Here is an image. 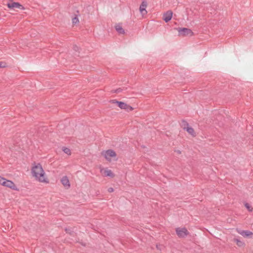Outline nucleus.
<instances>
[{"instance_id": "f257e3e1", "label": "nucleus", "mask_w": 253, "mask_h": 253, "mask_svg": "<svg viewBox=\"0 0 253 253\" xmlns=\"http://www.w3.org/2000/svg\"><path fill=\"white\" fill-rule=\"evenodd\" d=\"M31 172L36 180L41 182L48 183L47 179L45 177V172L40 163H34L33 164Z\"/></svg>"}, {"instance_id": "f03ea898", "label": "nucleus", "mask_w": 253, "mask_h": 253, "mask_svg": "<svg viewBox=\"0 0 253 253\" xmlns=\"http://www.w3.org/2000/svg\"><path fill=\"white\" fill-rule=\"evenodd\" d=\"M110 102L113 103L117 104L118 106L122 109H125L128 111H131L133 110V108L131 106L127 105L125 102L119 101L116 100H112L110 101Z\"/></svg>"}, {"instance_id": "7ed1b4c3", "label": "nucleus", "mask_w": 253, "mask_h": 253, "mask_svg": "<svg viewBox=\"0 0 253 253\" xmlns=\"http://www.w3.org/2000/svg\"><path fill=\"white\" fill-rule=\"evenodd\" d=\"M175 232L178 237L181 238H185L189 234L188 231L185 227L176 228L175 229Z\"/></svg>"}, {"instance_id": "20e7f679", "label": "nucleus", "mask_w": 253, "mask_h": 253, "mask_svg": "<svg viewBox=\"0 0 253 253\" xmlns=\"http://www.w3.org/2000/svg\"><path fill=\"white\" fill-rule=\"evenodd\" d=\"M7 6L10 9L18 8L21 10H24L25 9V8L20 3L17 2H14L12 0L9 1L7 4Z\"/></svg>"}, {"instance_id": "39448f33", "label": "nucleus", "mask_w": 253, "mask_h": 253, "mask_svg": "<svg viewBox=\"0 0 253 253\" xmlns=\"http://www.w3.org/2000/svg\"><path fill=\"white\" fill-rule=\"evenodd\" d=\"M102 155L108 161L111 160V158L116 156L115 152L111 149L104 151L102 152Z\"/></svg>"}, {"instance_id": "423d86ee", "label": "nucleus", "mask_w": 253, "mask_h": 253, "mask_svg": "<svg viewBox=\"0 0 253 253\" xmlns=\"http://www.w3.org/2000/svg\"><path fill=\"white\" fill-rule=\"evenodd\" d=\"M178 32V35L180 36H187L190 34V29L186 28H178L176 29Z\"/></svg>"}, {"instance_id": "0eeeda50", "label": "nucleus", "mask_w": 253, "mask_h": 253, "mask_svg": "<svg viewBox=\"0 0 253 253\" xmlns=\"http://www.w3.org/2000/svg\"><path fill=\"white\" fill-rule=\"evenodd\" d=\"M3 186L10 188L12 190H17V187L11 180L5 179Z\"/></svg>"}, {"instance_id": "6e6552de", "label": "nucleus", "mask_w": 253, "mask_h": 253, "mask_svg": "<svg viewBox=\"0 0 253 253\" xmlns=\"http://www.w3.org/2000/svg\"><path fill=\"white\" fill-rule=\"evenodd\" d=\"M172 16V12L170 10H169L164 14L163 18L165 22L167 23L171 20Z\"/></svg>"}, {"instance_id": "1a4fd4ad", "label": "nucleus", "mask_w": 253, "mask_h": 253, "mask_svg": "<svg viewBox=\"0 0 253 253\" xmlns=\"http://www.w3.org/2000/svg\"><path fill=\"white\" fill-rule=\"evenodd\" d=\"M100 172L104 176H109L111 177H113L114 176V173L110 169H100Z\"/></svg>"}, {"instance_id": "9d476101", "label": "nucleus", "mask_w": 253, "mask_h": 253, "mask_svg": "<svg viewBox=\"0 0 253 253\" xmlns=\"http://www.w3.org/2000/svg\"><path fill=\"white\" fill-rule=\"evenodd\" d=\"M147 6V3L146 1L144 0L142 2L140 5L139 10L141 13L143 15L147 13L146 8Z\"/></svg>"}, {"instance_id": "9b49d317", "label": "nucleus", "mask_w": 253, "mask_h": 253, "mask_svg": "<svg viewBox=\"0 0 253 253\" xmlns=\"http://www.w3.org/2000/svg\"><path fill=\"white\" fill-rule=\"evenodd\" d=\"M61 182L64 186L67 187L68 188L70 187V184L69 179L66 176H64L61 178Z\"/></svg>"}, {"instance_id": "f8f14e48", "label": "nucleus", "mask_w": 253, "mask_h": 253, "mask_svg": "<svg viewBox=\"0 0 253 253\" xmlns=\"http://www.w3.org/2000/svg\"><path fill=\"white\" fill-rule=\"evenodd\" d=\"M180 126L183 129L186 130L188 132L190 133V126L189 124L186 121L182 120L180 123Z\"/></svg>"}, {"instance_id": "ddd939ff", "label": "nucleus", "mask_w": 253, "mask_h": 253, "mask_svg": "<svg viewBox=\"0 0 253 253\" xmlns=\"http://www.w3.org/2000/svg\"><path fill=\"white\" fill-rule=\"evenodd\" d=\"M115 29L117 32L120 34H124L125 33V30L122 28L121 24H118L115 26Z\"/></svg>"}, {"instance_id": "4468645a", "label": "nucleus", "mask_w": 253, "mask_h": 253, "mask_svg": "<svg viewBox=\"0 0 253 253\" xmlns=\"http://www.w3.org/2000/svg\"><path fill=\"white\" fill-rule=\"evenodd\" d=\"M239 233L244 237H248L253 235V233L248 230H243L240 232Z\"/></svg>"}, {"instance_id": "2eb2a0df", "label": "nucleus", "mask_w": 253, "mask_h": 253, "mask_svg": "<svg viewBox=\"0 0 253 253\" xmlns=\"http://www.w3.org/2000/svg\"><path fill=\"white\" fill-rule=\"evenodd\" d=\"M244 205L249 211L252 212L253 211V207L248 203H245Z\"/></svg>"}, {"instance_id": "dca6fc26", "label": "nucleus", "mask_w": 253, "mask_h": 253, "mask_svg": "<svg viewBox=\"0 0 253 253\" xmlns=\"http://www.w3.org/2000/svg\"><path fill=\"white\" fill-rule=\"evenodd\" d=\"M63 151L68 154V155H71V151H70V149L68 148H67V147H63Z\"/></svg>"}, {"instance_id": "f3484780", "label": "nucleus", "mask_w": 253, "mask_h": 253, "mask_svg": "<svg viewBox=\"0 0 253 253\" xmlns=\"http://www.w3.org/2000/svg\"><path fill=\"white\" fill-rule=\"evenodd\" d=\"M72 22L73 24H77L79 22L78 18L77 17H75L72 19Z\"/></svg>"}, {"instance_id": "a211bd4d", "label": "nucleus", "mask_w": 253, "mask_h": 253, "mask_svg": "<svg viewBox=\"0 0 253 253\" xmlns=\"http://www.w3.org/2000/svg\"><path fill=\"white\" fill-rule=\"evenodd\" d=\"M123 90L124 89L122 88H118L117 89L114 90L113 92L118 93L122 92L123 91Z\"/></svg>"}, {"instance_id": "6ab92c4d", "label": "nucleus", "mask_w": 253, "mask_h": 253, "mask_svg": "<svg viewBox=\"0 0 253 253\" xmlns=\"http://www.w3.org/2000/svg\"><path fill=\"white\" fill-rule=\"evenodd\" d=\"M5 179H5L0 176V184L3 186Z\"/></svg>"}, {"instance_id": "aec40b11", "label": "nucleus", "mask_w": 253, "mask_h": 253, "mask_svg": "<svg viewBox=\"0 0 253 253\" xmlns=\"http://www.w3.org/2000/svg\"><path fill=\"white\" fill-rule=\"evenodd\" d=\"M235 241L237 242V244L238 246H241L242 245H243V243L241 241H239V240L238 239H235Z\"/></svg>"}, {"instance_id": "412c9836", "label": "nucleus", "mask_w": 253, "mask_h": 253, "mask_svg": "<svg viewBox=\"0 0 253 253\" xmlns=\"http://www.w3.org/2000/svg\"><path fill=\"white\" fill-rule=\"evenodd\" d=\"M191 135H192L193 136H196L194 130L193 128H192L191 127Z\"/></svg>"}, {"instance_id": "4be33fe9", "label": "nucleus", "mask_w": 253, "mask_h": 253, "mask_svg": "<svg viewBox=\"0 0 253 253\" xmlns=\"http://www.w3.org/2000/svg\"><path fill=\"white\" fill-rule=\"evenodd\" d=\"M108 191L110 193L113 192L114 191V189L112 187L109 188Z\"/></svg>"}, {"instance_id": "5701e85b", "label": "nucleus", "mask_w": 253, "mask_h": 253, "mask_svg": "<svg viewBox=\"0 0 253 253\" xmlns=\"http://www.w3.org/2000/svg\"><path fill=\"white\" fill-rule=\"evenodd\" d=\"M74 48L75 50H77L79 48L77 46L75 45V46H74Z\"/></svg>"}, {"instance_id": "b1692460", "label": "nucleus", "mask_w": 253, "mask_h": 253, "mask_svg": "<svg viewBox=\"0 0 253 253\" xmlns=\"http://www.w3.org/2000/svg\"><path fill=\"white\" fill-rule=\"evenodd\" d=\"M156 248H157V249H158V250H161L160 247H159L158 245H157V246H156Z\"/></svg>"}, {"instance_id": "393cba45", "label": "nucleus", "mask_w": 253, "mask_h": 253, "mask_svg": "<svg viewBox=\"0 0 253 253\" xmlns=\"http://www.w3.org/2000/svg\"><path fill=\"white\" fill-rule=\"evenodd\" d=\"M65 230H66V232H67V233H70V232H69L70 229H67V228H66V229H65Z\"/></svg>"}, {"instance_id": "a878e982", "label": "nucleus", "mask_w": 253, "mask_h": 253, "mask_svg": "<svg viewBox=\"0 0 253 253\" xmlns=\"http://www.w3.org/2000/svg\"><path fill=\"white\" fill-rule=\"evenodd\" d=\"M1 67H2V62H0V68Z\"/></svg>"}, {"instance_id": "bb28decb", "label": "nucleus", "mask_w": 253, "mask_h": 253, "mask_svg": "<svg viewBox=\"0 0 253 253\" xmlns=\"http://www.w3.org/2000/svg\"><path fill=\"white\" fill-rule=\"evenodd\" d=\"M190 33H191V35H192L193 34V33L192 32L191 30Z\"/></svg>"}, {"instance_id": "cd10ccee", "label": "nucleus", "mask_w": 253, "mask_h": 253, "mask_svg": "<svg viewBox=\"0 0 253 253\" xmlns=\"http://www.w3.org/2000/svg\"><path fill=\"white\" fill-rule=\"evenodd\" d=\"M199 6H197L195 9H198V8H199Z\"/></svg>"}]
</instances>
